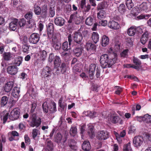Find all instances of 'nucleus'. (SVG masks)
Returning a JSON list of instances; mask_svg holds the SVG:
<instances>
[{"mask_svg":"<svg viewBox=\"0 0 151 151\" xmlns=\"http://www.w3.org/2000/svg\"><path fill=\"white\" fill-rule=\"evenodd\" d=\"M116 57L113 59H109V55L107 54H104L101 56L100 62L102 68H110L116 63Z\"/></svg>","mask_w":151,"mask_h":151,"instance_id":"obj_1","label":"nucleus"},{"mask_svg":"<svg viewBox=\"0 0 151 151\" xmlns=\"http://www.w3.org/2000/svg\"><path fill=\"white\" fill-rule=\"evenodd\" d=\"M31 121L29 124L30 126L32 127H38L41 124V119L38 117H37L35 114L32 115L30 118Z\"/></svg>","mask_w":151,"mask_h":151,"instance_id":"obj_2","label":"nucleus"},{"mask_svg":"<svg viewBox=\"0 0 151 151\" xmlns=\"http://www.w3.org/2000/svg\"><path fill=\"white\" fill-rule=\"evenodd\" d=\"M147 9V3L145 2L142 3L140 5H138L133 9L135 14H137L142 11H146Z\"/></svg>","mask_w":151,"mask_h":151,"instance_id":"obj_3","label":"nucleus"},{"mask_svg":"<svg viewBox=\"0 0 151 151\" xmlns=\"http://www.w3.org/2000/svg\"><path fill=\"white\" fill-rule=\"evenodd\" d=\"M40 38L39 34L36 33H33L31 35L29 38V42L31 44H36L39 41Z\"/></svg>","mask_w":151,"mask_h":151,"instance_id":"obj_4","label":"nucleus"},{"mask_svg":"<svg viewBox=\"0 0 151 151\" xmlns=\"http://www.w3.org/2000/svg\"><path fill=\"white\" fill-rule=\"evenodd\" d=\"M50 68L47 66L42 70L41 73V76L42 77L44 78H49L51 74Z\"/></svg>","mask_w":151,"mask_h":151,"instance_id":"obj_5","label":"nucleus"},{"mask_svg":"<svg viewBox=\"0 0 151 151\" xmlns=\"http://www.w3.org/2000/svg\"><path fill=\"white\" fill-rule=\"evenodd\" d=\"M19 109L18 108H15L12 111L9 115V118L12 120L17 119L19 117Z\"/></svg>","mask_w":151,"mask_h":151,"instance_id":"obj_6","label":"nucleus"},{"mask_svg":"<svg viewBox=\"0 0 151 151\" xmlns=\"http://www.w3.org/2000/svg\"><path fill=\"white\" fill-rule=\"evenodd\" d=\"M143 138L141 136H136L133 139V143L134 146L136 147H140L143 142Z\"/></svg>","mask_w":151,"mask_h":151,"instance_id":"obj_7","label":"nucleus"},{"mask_svg":"<svg viewBox=\"0 0 151 151\" xmlns=\"http://www.w3.org/2000/svg\"><path fill=\"white\" fill-rule=\"evenodd\" d=\"M97 137L99 140H105L108 138L109 133L105 131H101L98 133Z\"/></svg>","mask_w":151,"mask_h":151,"instance_id":"obj_8","label":"nucleus"},{"mask_svg":"<svg viewBox=\"0 0 151 151\" xmlns=\"http://www.w3.org/2000/svg\"><path fill=\"white\" fill-rule=\"evenodd\" d=\"M73 40L77 43H80L83 39L82 34L79 32H76L73 35Z\"/></svg>","mask_w":151,"mask_h":151,"instance_id":"obj_9","label":"nucleus"},{"mask_svg":"<svg viewBox=\"0 0 151 151\" xmlns=\"http://www.w3.org/2000/svg\"><path fill=\"white\" fill-rule=\"evenodd\" d=\"M150 35V33L147 31H146L142 35L140 42L143 45H144L147 42L149 37Z\"/></svg>","mask_w":151,"mask_h":151,"instance_id":"obj_10","label":"nucleus"},{"mask_svg":"<svg viewBox=\"0 0 151 151\" xmlns=\"http://www.w3.org/2000/svg\"><path fill=\"white\" fill-rule=\"evenodd\" d=\"M18 68L15 66H11L7 67L8 73L11 75H15L18 72Z\"/></svg>","mask_w":151,"mask_h":151,"instance_id":"obj_11","label":"nucleus"},{"mask_svg":"<svg viewBox=\"0 0 151 151\" xmlns=\"http://www.w3.org/2000/svg\"><path fill=\"white\" fill-rule=\"evenodd\" d=\"M18 20L16 19H13L9 24V28L11 30L14 31L17 28L18 24Z\"/></svg>","mask_w":151,"mask_h":151,"instance_id":"obj_12","label":"nucleus"},{"mask_svg":"<svg viewBox=\"0 0 151 151\" xmlns=\"http://www.w3.org/2000/svg\"><path fill=\"white\" fill-rule=\"evenodd\" d=\"M108 25L109 27L114 29H119L120 28V25L118 23L114 21H110Z\"/></svg>","mask_w":151,"mask_h":151,"instance_id":"obj_13","label":"nucleus"},{"mask_svg":"<svg viewBox=\"0 0 151 151\" xmlns=\"http://www.w3.org/2000/svg\"><path fill=\"white\" fill-rule=\"evenodd\" d=\"M45 150L46 151H53V143L51 140L46 141L45 143Z\"/></svg>","mask_w":151,"mask_h":151,"instance_id":"obj_14","label":"nucleus"},{"mask_svg":"<svg viewBox=\"0 0 151 151\" xmlns=\"http://www.w3.org/2000/svg\"><path fill=\"white\" fill-rule=\"evenodd\" d=\"M137 28L134 26H132L128 28L127 30V33L130 36H134L136 32Z\"/></svg>","mask_w":151,"mask_h":151,"instance_id":"obj_15","label":"nucleus"},{"mask_svg":"<svg viewBox=\"0 0 151 151\" xmlns=\"http://www.w3.org/2000/svg\"><path fill=\"white\" fill-rule=\"evenodd\" d=\"M110 121L112 123H115L119 122L120 124H122V121L120 120L119 116L115 115H112L110 118Z\"/></svg>","mask_w":151,"mask_h":151,"instance_id":"obj_16","label":"nucleus"},{"mask_svg":"<svg viewBox=\"0 0 151 151\" xmlns=\"http://www.w3.org/2000/svg\"><path fill=\"white\" fill-rule=\"evenodd\" d=\"M47 35L49 37H51L53 34V25L51 23L49 24L47 28Z\"/></svg>","mask_w":151,"mask_h":151,"instance_id":"obj_17","label":"nucleus"},{"mask_svg":"<svg viewBox=\"0 0 151 151\" xmlns=\"http://www.w3.org/2000/svg\"><path fill=\"white\" fill-rule=\"evenodd\" d=\"M86 47L88 51L94 52L96 50V47L94 44L91 43H88L86 44Z\"/></svg>","mask_w":151,"mask_h":151,"instance_id":"obj_18","label":"nucleus"},{"mask_svg":"<svg viewBox=\"0 0 151 151\" xmlns=\"http://www.w3.org/2000/svg\"><path fill=\"white\" fill-rule=\"evenodd\" d=\"M73 18V22L75 24H79L81 22V18L79 15L76 12L72 14H71Z\"/></svg>","mask_w":151,"mask_h":151,"instance_id":"obj_19","label":"nucleus"},{"mask_svg":"<svg viewBox=\"0 0 151 151\" xmlns=\"http://www.w3.org/2000/svg\"><path fill=\"white\" fill-rule=\"evenodd\" d=\"M54 22L56 25L62 26L64 24L65 20L64 19L61 17H58L55 19Z\"/></svg>","mask_w":151,"mask_h":151,"instance_id":"obj_20","label":"nucleus"},{"mask_svg":"<svg viewBox=\"0 0 151 151\" xmlns=\"http://www.w3.org/2000/svg\"><path fill=\"white\" fill-rule=\"evenodd\" d=\"M96 68V65L95 64H91L89 67V76L90 78L92 79L94 75L93 72Z\"/></svg>","mask_w":151,"mask_h":151,"instance_id":"obj_21","label":"nucleus"},{"mask_svg":"<svg viewBox=\"0 0 151 151\" xmlns=\"http://www.w3.org/2000/svg\"><path fill=\"white\" fill-rule=\"evenodd\" d=\"M83 149L86 151L89 150L91 148V145L88 141H85L84 142L82 145Z\"/></svg>","mask_w":151,"mask_h":151,"instance_id":"obj_22","label":"nucleus"},{"mask_svg":"<svg viewBox=\"0 0 151 151\" xmlns=\"http://www.w3.org/2000/svg\"><path fill=\"white\" fill-rule=\"evenodd\" d=\"M13 83L12 82H7L5 85L4 88L5 92H9L12 89L13 86Z\"/></svg>","mask_w":151,"mask_h":151,"instance_id":"obj_23","label":"nucleus"},{"mask_svg":"<svg viewBox=\"0 0 151 151\" xmlns=\"http://www.w3.org/2000/svg\"><path fill=\"white\" fill-rule=\"evenodd\" d=\"M20 89L17 87H15L12 92V95L15 98H17L19 96Z\"/></svg>","mask_w":151,"mask_h":151,"instance_id":"obj_24","label":"nucleus"},{"mask_svg":"<svg viewBox=\"0 0 151 151\" xmlns=\"http://www.w3.org/2000/svg\"><path fill=\"white\" fill-rule=\"evenodd\" d=\"M109 42L108 37L106 35L103 36L101 40V45L102 46L105 47L108 45Z\"/></svg>","mask_w":151,"mask_h":151,"instance_id":"obj_25","label":"nucleus"},{"mask_svg":"<svg viewBox=\"0 0 151 151\" xmlns=\"http://www.w3.org/2000/svg\"><path fill=\"white\" fill-rule=\"evenodd\" d=\"M61 63V60L60 57L58 56L55 57V60L54 61V64L55 68H58L59 67Z\"/></svg>","mask_w":151,"mask_h":151,"instance_id":"obj_26","label":"nucleus"},{"mask_svg":"<svg viewBox=\"0 0 151 151\" xmlns=\"http://www.w3.org/2000/svg\"><path fill=\"white\" fill-rule=\"evenodd\" d=\"M62 138V136L61 134L57 133L55 135V141L58 143V146L60 148L59 145L60 144Z\"/></svg>","mask_w":151,"mask_h":151,"instance_id":"obj_27","label":"nucleus"},{"mask_svg":"<svg viewBox=\"0 0 151 151\" xmlns=\"http://www.w3.org/2000/svg\"><path fill=\"white\" fill-rule=\"evenodd\" d=\"M83 50L81 47H76L74 50L73 51L76 56L79 57L81 55Z\"/></svg>","mask_w":151,"mask_h":151,"instance_id":"obj_28","label":"nucleus"},{"mask_svg":"<svg viewBox=\"0 0 151 151\" xmlns=\"http://www.w3.org/2000/svg\"><path fill=\"white\" fill-rule=\"evenodd\" d=\"M91 37L92 40L95 43H97L99 41V35L96 32H93Z\"/></svg>","mask_w":151,"mask_h":151,"instance_id":"obj_29","label":"nucleus"},{"mask_svg":"<svg viewBox=\"0 0 151 151\" xmlns=\"http://www.w3.org/2000/svg\"><path fill=\"white\" fill-rule=\"evenodd\" d=\"M62 48L64 50L68 51L71 49V45H69V46H68V42H65L63 44Z\"/></svg>","mask_w":151,"mask_h":151,"instance_id":"obj_30","label":"nucleus"},{"mask_svg":"<svg viewBox=\"0 0 151 151\" xmlns=\"http://www.w3.org/2000/svg\"><path fill=\"white\" fill-rule=\"evenodd\" d=\"M8 100V97L5 96H3L1 99L0 105L1 106L3 107L5 106Z\"/></svg>","mask_w":151,"mask_h":151,"instance_id":"obj_31","label":"nucleus"},{"mask_svg":"<svg viewBox=\"0 0 151 151\" xmlns=\"http://www.w3.org/2000/svg\"><path fill=\"white\" fill-rule=\"evenodd\" d=\"M13 55L10 52H5L3 54L4 59L6 60H9L13 57Z\"/></svg>","mask_w":151,"mask_h":151,"instance_id":"obj_32","label":"nucleus"},{"mask_svg":"<svg viewBox=\"0 0 151 151\" xmlns=\"http://www.w3.org/2000/svg\"><path fill=\"white\" fill-rule=\"evenodd\" d=\"M144 122L146 123H151V116L147 114L144 115Z\"/></svg>","mask_w":151,"mask_h":151,"instance_id":"obj_33","label":"nucleus"},{"mask_svg":"<svg viewBox=\"0 0 151 151\" xmlns=\"http://www.w3.org/2000/svg\"><path fill=\"white\" fill-rule=\"evenodd\" d=\"M41 12L43 17H46L47 13V7L46 5H44L42 7Z\"/></svg>","mask_w":151,"mask_h":151,"instance_id":"obj_34","label":"nucleus"},{"mask_svg":"<svg viewBox=\"0 0 151 151\" xmlns=\"http://www.w3.org/2000/svg\"><path fill=\"white\" fill-rule=\"evenodd\" d=\"M47 57V52L44 50L41 51L40 52V58L42 60H45Z\"/></svg>","mask_w":151,"mask_h":151,"instance_id":"obj_35","label":"nucleus"},{"mask_svg":"<svg viewBox=\"0 0 151 151\" xmlns=\"http://www.w3.org/2000/svg\"><path fill=\"white\" fill-rule=\"evenodd\" d=\"M94 22V20L93 18L91 17H89L87 18L86 20L85 23L88 25H91Z\"/></svg>","mask_w":151,"mask_h":151,"instance_id":"obj_36","label":"nucleus"},{"mask_svg":"<svg viewBox=\"0 0 151 151\" xmlns=\"http://www.w3.org/2000/svg\"><path fill=\"white\" fill-rule=\"evenodd\" d=\"M50 108H49V112L50 113H54L56 110V104L54 102H52L50 104Z\"/></svg>","mask_w":151,"mask_h":151,"instance_id":"obj_37","label":"nucleus"},{"mask_svg":"<svg viewBox=\"0 0 151 151\" xmlns=\"http://www.w3.org/2000/svg\"><path fill=\"white\" fill-rule=\"evenodd\" d=\"M77 133V129L76 127L75 126L71 127L70 131V135L73 136H74Z\"/></svg>","mask_w":151,"mask_h":151,"instance_id":"obj_38","label":"nucleus"},{"mask_svg":"<svg viewBox=\"0 0 151 151\" xmlns=\"http://www.w3.org/2000/svg\"><path fill=\"white\" fill-rule=\"evenodd\" d=\"M60 66L61 72L62 74L65 73L67 70V66L65 63H62Z\"/></svg>","mask_w":151,"mask_h":151,"instance_id":"obj_39","label":"nucleus"},{"mask_svg":"<svg viewBox=\"0 0 151 151\" xmlns=\"http://www.w3.org/2000/svg\"><path fill=\"white\" fill-rule=\"evenodd\" d=\"M88 126L89 127V129L90 130V132H88V133L90 137L91 138H92L95 136L93 131V127L92 125H88Z\"/></svg>","mask_w":151,"mask_h":151,"instance_id":"obj_40","label":"nucleus"},{"mask_svg":"<svg viewBox=\"0 0 151 151\" xmlns=\"http://www.w3.org/2000/svg\"><path fill=\"white\" fill-rule=\"evenodd\" d=\"M52 45L53 47L55 48V50H58L61 48V44L58 41L55 42H52Z\"/></svg>","mask_w":151,"mask_h":151,"instance_id":"obj_41","label":"nucleus"},{"mask_svg":"<svg viewBox=\"0 0 151 151\" xmlns=\"http://www.w3.org/2000/svg\"><path fill=\"white\" fill-rule=\"evenodd\" d=\"M22 58L21 57H19L15 59L14 64L17 66H19L22 63Z\"/></svg>","mask_w":151,"mask_h":151,"instance_id":"obj_42","label":"nucleus"},{"mask_svg":"<svg viewBox=\"0 0 151 151\" xmlns=\"http://www.w3.org/2000/svg\"><path fill=\"white\" fill-rule=\"evenodd\" d=\"M106 16L105 12L103 10L100 11L99 13L97 14L98 18L99 19H101Z\"/></svg>","mask_w":151,"mask_h":151,"instance_id":"obj_43","label":"nucleus"},{"mask_svg":"<svg viewBox=\"0 0 151 151\" xmlns=\"http://www.w3.org/2000/svg\"><path fill=\"white\" fill-rule=\"evenodd\" d=\"M42 107L44 112L46 113L49 112V108H48L47 102H45L43 103L42 105Z\"/></svg>","mask_w":151,"mask_h":151,"instance_id":"obj_44","label":"nucleus"},{"mask_svg":"<svg viewBox=\"0 0 151 151\" xmlns=\"http://www.w3.org/2000/svg\"><path fill=\"white\" fill-rule=\"evenodd\" d=\"M126 4L129 9H131L134 6L132 0H127Z\"/></svg>","mask_w":151,"mask_h":151,"instance_id":"obj_45","label":"nucleus"},{"mask_svg":"<svg viewBox=\"0 0 151 151\" xmlns=\"http://www.w3.org/2000/svg\"><path fill=\"white\" fill-rule=\"evenodd\" d=\"M76 143L73 139H70L68 141V145L72 149H73L75 147Z\"/></svg>","mask_w":151,"mask_h":151,"instance_id":"obj_46","label":"nucleus"},{"mask_svg":"<svg viewBox=\"0 0 151 151\" xmlns=\"http://www.w3.org/2000/svg\"><path fill=\"white\" fill-rule=\"evenodd\" d=\"M123 150L124 151H132L131 147L130 142L128 143L124 146Z\"/></svg>","mask_w":151,"mask_h":151,"instance_id":"obj_47","label":"nucleus"},{"mask_svg":"<svg viewBox=\"0 0 151 151\" xmlns=\"http://www.w3.org/2000/svg\"><path fill=\"white\" fill-rule=\"evenodd\" d=\"M91 8V5L89 4H88L86 6V5L84 8L82 9V11L83 13L85 14L86 13L88 12L90 10Z\"/></svg>","mask_w":151,"mask_h":151,"instance_id":"obj_48","label":"nucleus"},{"mask_svg":"<svg viewBox=\"0 0 151 151\" xmlns=\"http://www.w3.org/2000/svg\"><path fill=\"white\" fill-rule=\"evenodd\" d=\"M119 12L121 14L124 13L126 10L125 6L123 4H121L118 8Z\"/></svg>","mask_w":151,"mask_h":151,"instance_id":"obj_49","label":"nucleus"},{"mask_svg":"<svg viewBox=\"0 0 151 151\" xmlns=\"http://www.w3.org/2000/svg\"><path fill=\"white\" fill-rule=\"evenodd\" d=\"M2 114L3 116V123L4 124L8 118V116H9V113L6 111L4 112Z\"/></svg>","mask_w":151,"mask_h":151,"instance_id":"obj_50","label":"nucleus"},{"mask_svg":"<svg viewBox=\"0 0 151 151\" xmlns=\"http://www.w3.org/2000/svg\"><path fill=\"white\" fill-rule=\"evenodd\" d=\"M87 115L91 118H93L96 116V113L94 112H91L90 111H87Z\"/></svg>","mask_w":151,"mask_h":151,"instance_id":"obj_51","label":"nucleus"},{"mask_svg":"<svg viewBox=\"0 0 151 151\" xmlns=\"http://www.w3.org/2000/svg\"><path fill=\"white\" fill-rule=\"evenodd\" d=\"M28 26L29 28H31L35 27V22L33 19L29 20L28 22Z\"/></svg>","mask_w":151,"mask_h":151,"instance_id":"obj_52","label":"nucleus"},{"mask_svg":"<svg viewBox=\"0 0 151 151\" xmlns=\"http://www.w3.org/2000/svg\"><path fill=\"white\" fill-rule=\"evenodd\" d=\"M40 134V132L38 129H33L32 132V135L33 139H35L38 134Z\"/></svg>","mask_w":151,"mask_h":151,"instance_id":"obj_53","label":"nucleus"},{"mask_svg":"<svg viewBox=\"0 0 151 151\" xmlns=\"http://www.w3.org/2000/svg\"><path fill=\"white\" fill-rule=\"evenodd\" d=\"M133 62L136 65L140 66L142 64L141 61L138 59L134 57L133 59Z\"/></svg>","mask_w":151,"mask_h":151,"instance_id":"obj_54","label":"nucleus"},{"mask_svg":"<svg viewBox=\"0 0 151 151\" xmlns=\"http://www.w3.org/2000/svg\"><path fill=\"white\" fill-rule=\"evenodd\" d=\"M33 13L31 12H27L25 15L24 17L27 19H31L32 17Z\"/></svg>","mask_w":151,"mask_h":151,"instance_id":"obj_55","label":"nucleus"},{"mask_svg":"<svg viewBox=\"0 0 151 151\" xmlns=\"http://www.w3.org/2000/svg\"><path fill=\"white\" fill-rule=\"evenodd\" d=\"M41 9L39 6H37L35 7L34 12L37 15H39L41 13Z\"/></svg>","mask_w":151,"mask_h":151,"instance_id":"obj_56","label":"nucleus"},{"mask_svg":"<svg viewBox=\"0 0 151 151\" xmlns=\"http://www.w3.org/2000/svg\"><path fill=\"white\" fill-rule=\"evenodd\" d=\"M29 45L26 44L23 45L22 46L23 51L25 52H27L29 50Z\"/></svg>","mask_w":151,"mask_h":151,"instance_id":"obj_57","label":"nucleus"},{"mask_svg":"<svg viewBox=\"0 0 151 151\" xmlns=\"http://www.w3.org/2000/svg\"><path fill=\"white\" fill-rule=\"evenodd\" d=\"M128 49H126L124 50L121 53V57H126L128 55Z\"/></svg>","mask_w":151,"mask_h":151,"instance_id":"obj_58","label":"nucleus"},{"mask_svg":"<svg viewBox=\"0 0 151 151\" xmlns=\"http://www.w3.org/2000/svg\"><path fill=\"white\" fill-rule=\"evenodd\" d=\"M26 23L25 20L24 19H21L19 22V24L20 27L24 26Z\"/></svg>","mask_w":151,"mask_h":151,"instance_id":"obj_59","label":"nucleus"},{"mask_svg":"<svg viewBox=\"0 0 151 151\" xmlns=\"http://www.w3.org/2000/svg\"><path fill=\"white\" fill-rule=\"evenodd\" d=\"M57 35L55 34H53L52 37H51L52 38V42H58V39L57 38Z\"/></svg>","mask_w":151,"mask_h":151,"instance_id":"obj_60","label":"nucleus"},{"mask_svg":"<svg viewBox=\"0 0 151 151\" xmlns=\"http://www.w3.org/2000/svg\"><path fill=\"white\" fill-rule=\"evenodd\" d=\"M49 12L50 17H54L55 14V9L52 8L51 9L50 8Z\"/></svg>","mask_w":151,"mask_h":151,"instance_id":"obj_61","label":"nucleus"},{"mask_svg":"<svg viewBox=\"0 0 151 151\" xmlns=\"http://www.w3.org/2000/svg\"><path fill=\"white\" fill-rule=\"evenodd\" d=\"M24 138L25 141V142L27 145L29 144L30 140L27 135H25L24 136Z\"/></svg>","mask_w":151,"mask_h":151,"instance_id":"obj_62","label":"nucleus"},{"mask_svg":"<svg viewBox=\"0 0 151 151\" xmlns=\"http://www.w3.org/2000/svg\"><path fill=\"white\" fill-rule=\"evenodd\" d=\"M68 51H67V52L65 51L63 52L61 54V56L63 57H66L70 55L71 52H70V50H68Z\"/></svg>","mask_w":151,"mask_h":151,"instance_id":"obj_63","label":"nucleus"},{"mask_svg":"<svg viewBox=\"0 0 151 151\" xmlns=\"http://www.w3.org/2000/svg\"><path fill=\"white\" fill-rule=\"evenodd\" d=\"M136 129V127L133 126H131L130 128L128 133L129 134H131L134 132Z\"/></svg>","mask_w":151,"mask_h":151,"instance_id":"obj_64","label":"nucleus"}]
</instances>
